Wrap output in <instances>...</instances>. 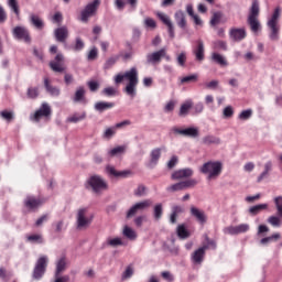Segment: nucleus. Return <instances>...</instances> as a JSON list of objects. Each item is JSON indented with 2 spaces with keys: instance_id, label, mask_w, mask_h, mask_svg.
Listing matches in <instances>:
<instances>
[{
  "instance_id": "nucleus-43",
  "label": "nucleus",
  "mask_w": 282,
  "mask_h": 282,
  "mask_svg": "<svg viewBox=\"0 0 282 282\" xmlns=\"http://www.w3.org/2000/svg\"><path fill=\"white\" fill-rule=\"evenodd\" d=\"M87 87L93 94H96V91L100 89V83H98L97 80H89L87 82Z\"/></svg>"
},
{
  "instance_id": "nucleus-36",
  "label": "nucleus",
  "mask_w": 282,
  "mask_h": 282,
  "mask_svg": "<svg viewBox=\"0 0 282 282\" xmlns=\"http://www.w3.org/2000/svg\"><path fill=\"white\" fill-rule=\"evenodd\" d=\"M268 209V204H259L249 208L250 215H259L261 210Z\"/></svg>"
},
{
  "instance_id": "nucleus-55",
  "label": "nucleus",
  "mask_w": 282,
  "mask_h": 282,
  "mask_svg": "<svg viewBox=\"0 0 282 282\" xmlns=\"http://www.w3.org/2000/svg\"><path fill=\"white\" fill-rule=\"evenodd\" d=\"M135 197H144L147 195V186L139 185L138 188L134 191Z\"/></svg>"
},
{
  "instance_id": "nucleus-24",
  "label": "nucleus",
  "mask_w": 282,
  "mask_h": 282,
  "mask_svg": "<svg viewBox=\"0 0 282 282\" xmlns=\"http://www.w3.org/2000/svg\"><path fill=\"white\" fill-rule=\"evenodd\" d=\"M229 36L232 41H243V39H246L247 36L246 29H231L229 32Z\"/></svg>"
},
{
  "instance_id": "nucleus-18",
  "label": "nucleus",
  "mask_w": 282,
  "mask_h": 282,
  "mask_svg": "<svg viewBox=\"0 0 282 282\" xmlns=\"http://www.w3.org/2000/svg\"><path fill=\"white\" fill-rule=\"evenodd\" d=\"M272 171H274V163L272 161H267L263 165V171L260 173V175L257 178V182L261 183L263 182V180H268Z\"/></svg>"
},
{
  "instance_id": "nucleus-50",
  "label": "nucleus",
  "mask_w": 282,
  "mask_h": 282,
  "mask_svg": "<svg viewBox=\"0 0 282 282\" xmlns=\"http://www.w3.org/2000/svg\"><path fill=\"white\" fill-rule=\"evenodd\" d=\"M50 67L51 69H53V72H57L58 74H62V72H65V67H63L58 62H51Z\"/></svg>"
},
{
  "instance_id": "nucleus-5",
  "label": "nucleus",
  "mask_w": 282,
  "mask_h": 282,
  "mask_svg": "<svg viewBox=\"0 0 282 282\" xmlns=\"http://www.w3.org/2000/svg\"><path fill=\"white\" fill-rule=\"evenodd\" d=\"M221 162H206L199 167V172L203 175H208L207 180H217L218 175H221Z\"/></svg>"
},
{
  "instance_id": "nucleus-34",
  "label": "nucleus",
  "mask_w": 282,
  "mask_h": 282,
  "mask_svg": "<svg viewBox=\"0 0 282 282\" xmlns=\"http://www.w3.org/2000/svg\"><path fill=\"white\" fill-rule=\"evenodd\" d=\"M281 239V234L276 232L269 237L262 238L260 240L261 246H268V243H272V241H279Z\"/></svg>"
},
{
  "instance_id": "nucleus-11",
  "label": "nucleus",
  "mask_w": 282,
  "mask_h": 282,
  "mask_svg": "<svg viewBox=\"0 0 282 282\" xmlns=\"http://www.w3.org/2000/svg\"><path fill=\"white\" fill-rule=\"evenodd\" d=\"M50 116H52V108L50 107V104L44 102L39 110L31 116V120L34 122H41V118H50Z\"/></svg>"
},
{
  "instance_id": "nucleus-22",
  "label": "nucleus",
  "mask_w": 282,
  "mask_h": 282,
  "mask_svg": "<svg viewBox=\"0 0 282 282\" xmlns=\"http://www.w3.org/2000/svg\"><path fill=\"white\" fill-rule=\"evenodd\" d=\"M204 52V41L197 40L196 47L193 50V54L195 55L196 61H198L199 63H202V61H204L205 58Z\"/></svg>"
},
{
  "instance_id": "nucleus-51",
  "label": "nucleus",
  "mask_w": 282,
  "mask_h": 282,
  "mask_svg": "<svg viewBox=\"0 0 282 282\" xmlns=\"http://www.w3.org/2000/svg\"><path fill=\"white\" fill-rule=\"evenodd\" d=\"M143 23L144 26L150 28V30H155L158 28V23H155V20H153V18H145Z\"/></svg>"
},
{
  "instance_id": "nucleus-23",
  "label": "nucleus",
  "mask_w": 282,
  "mask_h": 282,
  "mask_svg": "<svg viewBox=\"0 0 282 282\" xmlns=\"http://www.w3.org/2000/svg\"><path fill=\"white\" fill-rule=\"evenodd\" d=\"M189 213L192 215V217H195L196 221L200 223V224H205L206 223V213L195 206H192L189 209Z\"/></svg>"
},
{
  "instance_id": "nucleus-12",
  "label": "nucleus",
  "mask_w": 282,
  "mask_h": 282,
  "mask_svg": "<svg viewBox=\"0 0 282 282\" xmlns=\"http://www.w3.org/2000/svg\"><path fill=\"white\" fill-rule=\"evenodd\" d=\"M172 131L176 135H184V138H199V128L189 127L185 129H180L177 127L172 128Z\"/></svg>"
},
{
  "instance_id": "nucleus-32",
  "label": "nucleus",
  "mask_w": 282,
  "mask_h": 282,
  "mask_svg": "<svg viewBox=\"0 0 282 282\" xmlns=\"http://www.w3.org/2000/svg\"><path fill=\"white\" fill-rule=\"evenodd\" d=\"M26 241L28 243H37V245L45 243V239H43V235L41 234H33V235L26 236Z\"/></svg>"
},
{
  "instance_id": "nucleus-9",
  "label": "nucleus",
  "mask_w": 282,
  "mask_h": 282,
  "mask_svg": "<svg viewBox=\"0 0 282 282\" xmlns=\"http://www.w3.org/2000/svg\"><path fill=\"white\" fill-rule=\"evenodd\" d=\"M153 206V200L144 199L142 202L135 203L132 205L129 210L127 212V219H131V217H135L138 213H142V210H147V208H151Z\"/></svg>"
},
{
  "instance_id": "nucleus-38",
  "label": "nucleus",
  "mask_w": 282,
  "mask_h": 282,
  "mask_svg": "<svg viewBox=\"0 0 282 282\" xmlns=\"http://www.w3.org/2000/svg\"><path fill=\"white\" fill-rule=\"evenodd\" d=\"M176 232L180 239H188V237H191V234H188V230H186V227L184 225H180Z\"/></svg>"
},
{
  "instance_id": "nucleus-16",
  "label": "nucleus",
  "mask_w": 282,
  "mask_h": 282,
  "mask_svg": "<svg viewBox=\"0 0 282 282\" xmlns=\"http://www.w3.org/2000/svg\"><path fill=\"white\" fill-rule=\"evenodd\" d=\"M162 158V148H155L150 152V161L147 164L148 169H155Z\"/></svg>"
},
{
  "instance_id": "nucleus-59",
  "label": "nucleus",
  "mask_w": 282,
  "mask_h": 282,
  "mask_svg": "<svg viewBox=\"0 0 282 282\" xmlns=\"http://www.w3.org/2000/svg\"><path fill=\"white\" fill-rule=\"evenodd\" d=\"M238 118L239 120H250V118H252V110H243L242 112H240Z\"/></svg>"
},
{
  "instance_id": "nucleus-31",
  "label": "nucleus",
  "mask_w": 282,
  "mask_h": 282,
  "mask_svg": "<svg viewBox=\"0 0 282 282\" xmlns=\"http://www.w3.org/2000/svg\"><path fill=\"white\" fill-rule=\"evenodd\" d=\"M202 143L206 145L210 144H221V139L219 137L213 135V134H207L203 137Z\"/></svg>"
},
{
  "instance_id": "nucleus-2",
  "label": "nucleus",
  "mask_w": 282,
  "mask_h": 282,
  "mask_svg": "<svg viewBox=\"0 0 282 282\" xmlns=\"http://www.w3.org/2000/svg\"><path fill=\"white\" fill-rule=\"evenodd\" d=\"M86 188L93 191L95 195H102L105 191H109V183L102 176L95 174L87 180Z\"/></svg>"
},
{
  "instance_id": "nucleus-63",
  "label": "nucleus",
  "mask_w": 282,
  "mask_h": 282,
  "mask_svg": "<svg viewBox=\"0 0 282 282\" xmlns=\"http://www.w3.org/2000/svg\"><path fill=\"white\" fill-rule=\"evenodd\" d=\"M193 111H194L195 116H199V113H203L204 112V104H202V102L195 104L193 107Z\"/></svg>"
},
{
  "instance_id": "nucleus-62",
  "label": "nucleus",
  "mask_w": 282,
  "mask_h": 282,
  "mask_svg": "<svg viewBox=\"0 0 282 282\" xmlns=\"http://www.w3.org/2000/svg\"><path fill=\"white\" fill-rule=\"evenodd\" d=\"M236 228L238 230V235H243V232H248V230H250V225L240 224V225L236 226Z\"/></svg>"
},
{
  "instance_id": "nucleus-48",
  "label": "nucleus",
  "mask_w": 282,
  "mask_h": 282,
  "mask_svg": "<svg viewBox=\"0 0 282 282\" xmlns=\"http://www.w3.org/2000/svg\"><path fill=\"white\" fill-rule=\"evenodd\" d=\"M83 50H85V42H83V39L76 37L75 45H74V51L75 52H83Z\"/></svg>"
},
{
  "instance_id": "nucleus-21",
  "label": "nucleus",
  "mask_w": 282,
  "mask_h": 282,
  "mask_svg": "<svg viewBox=\"0 0 282 282\" xmlns=\"http://www.w3.org/2000/svg\"><path fill=\"white\" fill-rule=\"evenodd\" d=\"M41 204H43V200H41V198H36L34 196H28L24 199V206L26 208H29V210H36V208H39V206H41Z\"/></svg>"
},
{
  "instance_id": "nucleus-61",
  "label": "nucleus",
  "mask_w": 282,
  "mask_h": 282,
  "mask_svg": "<svg viewBox=\"0 0 282 282\" xmlns=\"http://www.w3.org/2000/svg\"><path fill=\"white\" fill-rule=\"evenodd\" d=\"M223 116L224 118H232V116H235V110H232V106H227L223 110Z\"/></svg>"
},
{
  "instance_id": "nucleus-57",
  "label": "nucleus",
  "mask_w": 282,
  "mask_h": 282,
  "mask_svg": "<svg viewBox=\"0 0 282 282\" xmlns=\"http://www.w3.org/2000/svg\"><path fill=\"white\" fill-rule=\"evenodd\" d=\"M126 148L124 145H119L117 148H113L112 150L109 151V154L115 156V155H120L121 153H124Z\"/></svg>"
},
{
  "instance_id": "nucleus-54",
  "label": "nucleus",
  "mask_w": 282,
  "mask_h": 282,
  "mask_svg": "<svg viewBox=\"0 0 282 282\" xmlns=\"http://www.w3.org/2000/svg\"><path fill=\"white\" fill-rule=\"evenodd\" d=\"M223 232L225 235H231V236H235V235H239V231L237 229V226H228V227H225Z\"/></svg>"
},
{
  "instance_id": "nucleus-33",
  "label": "nucleus",
  "mask_w": 282,
  "mask_h": 282,
  "mask_svg": "<svg viewBox=\"0 0 282 282\" xmlns=\"http://www.w3.org/2000/svg\"><path fill=\"white\" fill-rule=\"evenodd\" d=\"M193 108V101L187 100L183 105H181L178 116H188V111Z\"/></svg>"
},
{
  "instance_id": "nucleus-64",
  "label": "nucleus",
  "mask_w": 282,
  "mask_h": 282,
  "mask_svg": "<svg viewBox=\"0 0 282 282\" xmlns=\"http://www.w3.org/2000/svg\"><path fill=\"white\" fill-rule=\"evenodd\" d=\"M274 204L278 213L282 210V196H278L274 198Z\"/></svg>"
},
{
  "instance_id": "nucleus-19",
  "label": "nucleus",
  "mask_w": 282,
  "mask_h": 282,
  "mask_svg": "<svg viewBox=\"0 0 282 282\" xmlns=\"http://www.w3.org/2000/svg\"><path fill=\"white\" fill-rule=\"evenodd\" d=\"M106 173L107 175H109L110 177H129V175H131V171L126 170V171H118L116 170L115 166L112 165H107L106 166Z\"/></svg>"
},
{
  "instance_id": "nucleus-30",
  "label": "nucleus",
  "mask_w": 282,
  "mask_h": 282,
  "mask_svg": "<svg viewBox=\"0 0 282 282\" xmlns=\"http://www.w3.org/2000/svg\"><path fill=\"white\" fill-rule=\"evenodd\" d=\"M212 61L220 67H228V59L219 53H212Z\"/></svg>"
},
{
  "instance_id": "nucleus-4",
  "label": "nucleus",
  "mask_w": 282,
  "mask_h": 282,
  "mask_svg": "<svg viewBox=\"0 0 282 282\" xmlns=\"http://www.w3.org/2000/svg\"><path fill=\"white\" fill-rule=\"evenodd\" d=\"M259 1L258 0H253L251 8L249 10V15L247 19V23L248 25H250L251 32H259V30H261V22H259Z\"/></svg>"
},
{
  "instance_id": "nucleus-56",
  "label": "nucleus",
  "mask_w": 282,
  "mask_h": 282,
  "mask_svg": "<svg viewBox=\"0 0 282 282\" xmlns=\"http://www.w3.org/2000/svg\"><path fill=\"white\" fill-rule=\"evenodd\" d=\"M85 118H86V115L84 112L82 115H73L67 119V121L76 123V122H80L82 120H85Z\"/></svg>"
},
{
  "instance_id": "nucleus-27",
  "label": "nucleus",
  "mask_w": 282,
  "mask_h": 282,
  "mask_svg": "<svg viewBox=\"0 0 282 282\" xmlns=\"http://www.w3.org/2000/svg\"><path fill=\"white\" fill-rule=\"evenodd\" d=\"M174 19H175L176 25H178L181 30L186 29V13H184V11L182 10L176 11L174 14Z\"/></svg>"
},
{
  "instance_id": "nucleus-35",
  "label": "nucleus",
  "mask_w": 282,
  "mask_h": 282,
  "mask_svg": "<svg viewBox=\"0 0 282 282\" xmlns=\"http://www.w3.org/2000/svg\"><path fill=\"white\" fill-rule=\"evenodd\" d=\"M224 17V13L221 11L214 12L210 19V25L215 28V25H219L221 23V19Z\"/></svg>"
},
{
  "instance_id": "nucleus-49",
  "label": "nucleus",
  "mask_w": 282,
  "mask_h": 282,
  "mask_svg": "<svg viewBox=\"0 0 282 282\" xmlns=\"http://www.w3.org/2000/svg\"><path fill=\"white\" fill-rule=\"evenodd\" d=\"M28 98H39V87H29L26 93Z\"/></svg>"
},
{
  "instance_id": "nucleus-58",
  "label": "nucleus",
  "mask_w": 282,
  "mask_h": 282,
  "mask_svg": "<svg viewBox=\"0 0 282 282\" xmlns=\"http://www.w3.org/2000/svg\"><path fill=\"white\" fill-rule=\"evenodd\" d=\"M116 63H118L117 57L108 58L104 65V69H111V67H113V65H116Z\"/></svg>"
},
{
  "instance_id": "nucleus-44",
  "label": "nucleus",
  "mask_w": 282,
  "mask_h": 282,
  "mask_svg": "<svg viewBox=\"0 0 282 282\" xmlns=\"http://www.w3.org/2000/svg\"><path fill=\"white\" fill-rule=\"evenodd\" d=\"M123 235L127 237V239H130V240H133L137 237L135 231L131 229L129 226H126L123 228Z\"/></svg>"
},
{
  "instance_id": "nucleus-15",
  "label": "nucleus",
  "mask_w": 282,
  "mask_h": 282,
  "mask_svg": "<svg viewBox=\"0 0 282 282\" xmlns=\"http://www.w3.org/2000/svg\"><path fill=\"white\" fill-rule=\"evenodd\" d=\"M194 174H195V171H193V169L185 167V169L174 171L171 175V178L175 181L188 180V177H193Z\"/></svg>"
},
{
  "instance_id": "nucleus-40",
  "label": "nucleus",
  "mask_w": 282,
  "mask_h": 282,
  "mask_svg": "<svg viewBox=\"0 0 282 282\" xmlns=\"http://www.w3.org/2000/svg\"><path fill=\"white\" fill-rule=\"evenodd\" d=\"M214 50H220L223 52H227L228 44L226 43V41L217 40L214 42Z\"/></svg>"
},
{
  "instance_id": "nucleus-25",
  "label": "nucleus",
  "mask_w": 282,
  "mask_h": 282,
  "mask_svg": "<svg viewBox=\"0 0 282 282\" xmlns=\"http://www.w3.org/2000/svg\"><path fill=\"white\" fill-rule=\"evenodd\" d=\"M116 107L115 102L111 101H97L94 106L95 111L102 113L104 111H108V109H113Z\"/></svg>"
},
{
  "instance_id": "nucleus-7",
  "label": "nucleus",
  "mask_w": 282,
  "mask_h": 282,
  "mask_svg": "<svg viewBox=\"0 0 282 282\" xmlns=\"http://www.w3.org/2000/svg\"><path fill=\"white\" fill-rule=\"evenodd\" d=\"M50 263V258L47 256H41L36 262L32 272V279L34 281H41L43 276H45V272H47V264Z\"/></svg>"
},
{
  "instance_id": "nucleus-42",
  "label": "nucleus",
  "mask_w": 282,
  "mask_h": 282,
  "mask_svg": "<svg viewBox=\"0 0 282 282\" xmlns=\"http://www.w3.org/2000/svg\"><path fill=\"white\" fill-rule=\"evenodd\" d=\"M197 74L188 75L181 78V85H186L188 83H197Z\"/></svg>"
},
{
  "instance_id": "nucleus-46",
  "label": "nucleus",
  "mask_w": 282,
  "mask_h": 282,
  "mask_svg": "<svg viewBox=\"0 0 282 282\" xmlns=\"http://www.w3.org/2000/svg\"><path fill=\"white\" fill-rule=\"evenodd\" d=\"M203 248H206V250H208L209 248L215 250L217 248V242H215V240H212L210 238H208V236H206L205 243L203 245Z\"/></svg>"
},
{
  "instance_id": "nucleus-26",
  "label": "nucleus",
  "mask_w": 282,
  "mask_h": 282,
  "mask_svg": "<svg viewBox=\"0 0 282 282\" xmlns=\"http://www.w3.org/2000/svg\"><path fill=\"white\" fill-rule=\"evenodd\" d=\"M206 248L207 247H200L194 253L192 254V261L193 263L199 264L204 261V257L206 256Z\"/></svg>"
},
{
  "instance_id": "nucleus-47",
  "label": "nucleus",
  "mask_w": 282,
  "mask_h": 282,
  "mask_svg": "<svg viewBox=\"0 0 282 282\" xmlns=\"http://www.w3.org/2000/svg\"><path fill=\"white\" fill-rule=\"evenodd\" d=\"M8 6L12 10V12H14V14H17V17H19V14H20L19 2H17V0H8Z\"/></svg>"
},
{
  "instance_id": "nucleus-60",
  "label": "nucleus",
  "mask_w": 282,
  "mask_h": 282,
  "mask_svg": "<svg viewBox=\"0 0 282 282\" xmlns=\"http://www.w3.org/2000/svg\"><path fill=\"white\" fill-rule=\"evenodd\" d=\"M176 62L180 67H184V65H186V53H180L176 57Z\"/></svg>"
},
{
  "instance_id": "nucleus-37",
  "label": "nucleus",
  "mask_w": 282,
  "mask_h": 282,
  "mask_svg": "<svg viewBox=\"0 0 282 282\" xmlns=\"http://www.w3.org/2000/svg\"><path fill=\"white\" fill-rule=\"evenodd\" d=\"M163 213L164 208L162 207V203L156 204L153 209L154 219H156V221L162 219Z\"/></svg>"
},
{
  "instance_id": "nucleus-45",
  "label": "nucleus",
  "mask_w": 282,
  "mask_h": 282,
  "mask_svg": "<svg viewBox=\"0 0 282 282\" xmlns=\"http://www.w3.org/2000/svg\"><path fill=\"white\" fill-rule=\"evenodd\" d=\"M183 184V188L184 191H186V188H193L194 186H197V180L195 178H189L186 181H181Z\"/></svg>"
},
{
  "instance_id": "nucleus-8",
  "label": "nucleus",
  "mask_w": 282,
  "mask_h": 282,
  "mask_svg": "<svg viewBox=\"0 0 282 282\" xmlns=\"http://www.w3.org/2000/svg\"><path fill=\"white\" fill-rule=\"evenodd\" d=\"M98 8H100V0L89 2L80 12V22L88 23L89 19H91V17L98 12Z\"/></svg>"
},
{
  "instance_id": "nucleus-3",
  "label": "nucleus",
  "mask_w": 282,
  "mask_h": 282,
  "mask_svg": "<svg viewBox=\"0 0 282 282\" xmlns=\"http://www.w3.org/2000/svg\"><path fill=\"white\" fill-rule=\"evenodd\" d=\"M94 223V214L89 213V208L82 207L76 213V228L77 230H87Z\"/></svg>"
},
{
  "instance_id": "nucleus-1",
  "label": "nucleus",
  "mask_w": 282,
  "mask_h": 282,
  "mask_svg": "<svg viewBox=\"0 0 282 282\" xmlns=\"http://www.w3.org/2000/svg\"><path fill=\"white\" fill-rule=\"evenodd\" d=\"M113 80H115V85H120L122 80H128V84L123 89V91L127 94V96H130V98H135L138 83H140L137 67H132L123 74L122 73L117 74L113 77Z\"/></svg>"
},
{
  "instance_id": "nucleus-53",
  "label": "nucleus",
  "mask_w": 282,
  "mask_h": 282,
  "mask_svg": "<svg viewBox=\"0 0 282 282\" xmlns=\"http://www.w3.org/2000/svg\"><path fill=\"white\" fill-rule=\"evenodd\" d=\"M116 131H117L116 126L107 128L104 132V138L106 140H111V137L115 135Z\"/></svg>"
},
{
  "instance_id": "nucleus-39",
  "label": "nucleus",
  "mask_w": 282,
  "mask_h": 282,
  "mask_svg": "<svg viewBox=\"0 0 282 282\" xmlns=\"http://www.w3.org/2000/svg\"><path fill=\"white\" fill-rule=\"evenodd\" d=\"M166 191H167V193H177L180 191H184V185H183V183L181 181V182L175 183V184H173L171 186H167Z\"/></svg>"
},
{
  "instance_id": "nucleus-52",
  "label": "nucleus",
  "mask_w": 282,
  "mask_h": 282,
  "mask_svg": "<svg viewBox=\"0 0 282 282\" xmlns=\"http://www.w3.org/2000/svg\"><path fill=\"white\" fill-rule=\"evenodd\" d=\"M131 276H133V267L129 265L122 273L121 280L127 281V279H131Z\"/></svg>"
},
{
  "instance_id": "nucleus-29",
  "label": "nucleus",
  "mask_w": 282,
  "mask_h": 282,
  "mask_svg": "<svg viewBox=\"0 0 282 282\" xmlns=\"http://www.w3.org/2000/svg\"><path fill=\"white\" fill-rule=\"evenodd\" d=\"M29 21H30L31 25H33V28H35L36 30H43V28H45V23L43 22L41 17H39L34 13L30 14Z\"/></svg>"
},
{
  "instance_id": "nucleus-17",
  "label": "nucleus",
  "mask_w": 282,
  "mask_h": 282,
  "mask_svg": "<svg viewBox=\"0 0 282 282\" xmlns=\"http://www.w3.org/2000/svg\"><path fill=\"white\" fill-rule=\"evenodd\" d=\"M54 37L57 43H65L69 39V29L67 26H59L54 30Z\"/></svg>"
},
{
  "instance_id": "nucleus-14",
  "label": "nucleus",
  "mask_w": 282,
  "mask_h": 282,
  "mask_svg": "<svg viewBox=\"0 0 282 282\" xmlns=\"http://www.w3.org/2000/svg\"><path fill=\"white\" fill-rule=\"evenodd\" d=\"M87 90L84 86H78L72 96V100L75 105H87Z\"/></svg>"
},
{
  "instance_id": "nucleus-28",
  "label": "nucleus",
  "mask_w": 282,
  "mask_h": 282,
  "mask_svg": "<svg viewBox=\"0 0 282 282\" xmlns=\"http://www.w3.org/2000/svg\"><path fill=\"white\" fill-rule=\"evenodd\" d=\"M66 268H67V259L65 258V256H62L56 261V269H55L54 276H61V273L65 272Z\"/></svg>"
},
{
  "instance_id": "nucleus-20",
  "label": "nucleus",
  "mask_w": 282,
  "mask_h": 282,
  "mask_svg": "<svg viewBox=\"0 0 282 282\" xmlns=\"http://www.w3.org/2000/svg\"><path fill=\"white\" fill-rule=\"evenodd\" d=\"M44 88L53 98H58V96H61V88L52 85V83H50V78L47 77L44 78Z\"/></svg>"
},
{
  "instance_id": "nucleus-13",
  "label": "nucleus",
  "mask_w": 282,
  "mask_h": 282,
  "mask_svg": "<svg viewBox=\"0 0 282 282\" xmlns=\"http://www.w3.org/2000/svg\"><path fill=\"white\" fill-rule=\"evenodd\" d=\"M166 56V48H161L156 52L150 53L145 56L147 65H159L162 63V58Z\"/></svg>"
},
{
  "instance_id": "nucleus-6",
  "label": "nucleus",
  "mask_w": 282,
  "mask_h": 282,
  "mask_svg": "<svg viewBox=\"0 0 282 282\" xmlns=\"http://www.w3.org/2000/svg\"><path fill=\"white\" fill-rule=\"evenodd\" d=\"M279 17H281V8L278 7L267 22L270 30L269 39L271 41H276L279 39V32L281 31V26L279 25Z\"/></svg>"
},
{
  "instance_id": "nucleus-41",
  "label": "nucleus",
  "mask_w": 282,
  "mask_h": 282,
  "mask_svg": "<svg viewBox=\"0 0 282 282\" xmlns=\"http://www.w3.org/2000/svg\"><path fill=\"white\" fill-rule=\"evenodd\" d=\"M267 221L270 226H273V228H281V218L278 216H270Z\"/></svg>"
},
{
  "instance_id": "nucleus-10",
  "label": "nucleus",
  "mask_w": 282,
  "mask_h": 282,
  "mask_svg": "<svg viewBox=\"0 0 282 282\" xmlns=\"http://www.w3.org/2000/svg\"><path fill=\"white\" fill-rule=\"evenodd\" d=\"M13 39L17 41H23V43H26V45H30L32 43V36H30V30L25 26H15L12 30Z\"/></svg>"
}]
</instances>
